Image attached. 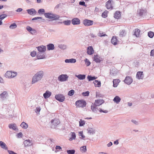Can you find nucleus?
I'll use <instances>...</instances> for the list:
<instances>
[{
	"instance_id": "7",
	"label": "nucleus",
	"mask_w": 154,
	"mask_h": 154,
	"mask_svg": "<svg viewBox=\"0 0 154 154\" xmlns=\"http://www.w3.org/2000/svg\"><path fill=\"white\" fill-rule=\"evenodd\" d=\"M51 128H54L60 123V122L58 119H54L51 120Z\"/></svg>"
},
{
	"instance_id": "2",
	"label": "nucleus",
	"mask_w": 154,
	"mask_h": 154,
	"mask_svg": "<svg viewBox=\"0 0 154 154\" xmlns=\"http://www.w3.org/2000/svg\"><path fill=\"white\" fill-rule=\"evenodd\" d=\"M44 16L46 18L52 20H57L60 18V16L59 15L50 13H45Z\"/></svg>"
},
{
	"instance_id": "48",
	"label": "nucleus",
	"mask_w": 154,
	"mask_h": 154,
	"mask_svg": "<svg viewBox=\"0 0 154 154\" xmlns=\"http://www.w3.org/2000/svg\"><path fill=\"white\" fill-rule=\"evenodd\" d=\"M58 47L61 49H65L66 48V45H58Z\"/></svg>"
},
{
	"instance_id": "36",
	"label": "nucleus",
	"mask_w": 154,
	"mask_h": 154,
	"mask_svg": "<svg viewBox=\"0 0 154 154\" xmlns=\"http://www.w3.org/2000/svg\"><path fill=\"white\" fill-rule=\"evenodd\" d=\"M140 31V30L138 29H135L134 34L137 37H138L139 36Z\"/></svg>"
},
{
	"instance_id": "55",
	"label": "nucleus",
	"mask_w": 154,
	"mask_h": 154,
	"mask_svg": "<svg viewBox=\"0 0 154 154\" xmlns=\"http://www.w3.org/2000/svg\"><path fill=\"white\" fill-rule=\"evenodd\" d=\"M41 108L40 106L38 107H36V109H35V112L37 113L38 112L39 113V112L41 110Z\"/></svg>"
},
{
	"instance_id": "5",
	"label": "nucleus",
	"mask_w": 154,
	"mask_h": 154,
	"mask_svg": "<svg viewBox=\"0 0 154 154\" xmlns=\"http://www.w3.org/2000/svg\"><path fill=\"white\" fill-rule=\"evenodd\" d=\"M55 98L56 100L60 102H63L65 99L64 96L62 94H56L55 96Z\"/></svg>"
},
{
	"instance_id": "50",
	"label": "nucleus",
	"mask_w": 154,
	"mask_h": 154,
	"mask_svg": "<svg viewBox=\"0 0 154 154\" xmlns=\"http://www.w3.org/2000/svg\"><path fill=\"white\" fill-rule=\"evenodd\" d=\"M74 93V91L73 90H71L69 91L68 93V95L69 96H72Z\"/></svg>"
},
{
	"instance_id": "54",
	"label": "nucleus",
	"mask_w": 154,
	"mask_h": 154,
	"mask_svg": "<svg viewBox=\"0 0 154 154\" xmlns=\"http://www.w3.org/2000/svg\"><path fill=\"white\" fill-rule=\"evenodd\" d=\"M7 17V15L6 14H2L0 15V19L2 20L3 19Z\"/></svg>"
},
{
	"instance_id": "6",
	"label": "nucleus",
	"mask_w": 154,
	"mask_h": 154,
	"mask_svg": "<svg viewBox=\"0 0 154 154\" xmlns=\"http://www.w3.org/2000/svg\"><path fill=\"white\" fill-rule=\"evenodd\" d=\"M68 78L66 74H61L58 76V79L60 82H63L67 81Z\"/></svg>"
},
{
	"instance_id": "43",
	"label": "nucleus",
	"mask_w": 154,
	"mask_h": 154,
	"mask_svg": "<svg viewBox=\"0 0 154 154\" xmlns=\"http://www.w3.org/2000/svg\"><path fill=\"white\" fill-rule=\"evenodd\" d=\"M85 121L80 119L79 121V126L80 127L83 126L85 124Z\"/></svg>"
},
{
	"instance_id": "26",
	"label": "nucleus",
	"mask_w": 154,
	"mask_h": 154,
	"mask_svg": "<svg viewBox=\"0 0 154 154\" xmlns=\"http://www.w3.org/2000/svg\"><path fill=\"white\" fill-rule=\"evenodd\" d=\"M65 62L66 63H74L76 62V60L73 58L66 59L65 60Z\"/></svg>"
},
{
	"instance_id": "32",
	"label": "nucleus",
	"mask_w": 154,
	"mask_h": 154,
	"mask_svg": "<svg viewBox=\"0 0 154 154\" xmlns=\"http://www.w3.org/2000/svg\"><path fill=\"white\" fill-rule=\"evenodd\" d=\"M20 126L24 129H26L28 127V124L24 122H22L20 125Z\"/></svg>"
},
{
	"instance_id": "60",
	"label": "nucleus",
	"mask_w": 154,
	"mask_h": 154,
	"mask_svg": "<svg viewBox=\"0 0 154 154\" xmlns=\"http://www.w3.org/2000/svg\"><path fill=\"white\" fill-rule=\"evenodd\" d=\"M42 19V17H34L32 19V20H37L38 19Z\"/></svg>"
},
{
	"instance_id": "31",
	"label": "nucleus",
	"mask_w": 154,
	"mask_h": 154,
	"mask_svg": "<svg viewBox=\"0 0 154 154\" xmlns=\"http://www.w3.org/2000/svg\"><path fill=\"white\" fill-rule=\"evenodd\" d=\"M47 46L48 50H53L54 48V45L53 44H49Z\"/></svg>"
},
{
	"instance_id": "30",
	"label": "nucleus",
	"mask_w": 154,
	"mask_h": 154,
	"mask_svg": "<svg viewBox=\"0 0 154 154\" xmlns=\"http://www.w3.org/2000/svg\"><path fill=\"white\" fill-rule=\"evenodd\" d=\"M117 39L116 37H113L111 40V43L114 45L117 44Z\"/></svg>"
},
{
	"instance_id": "42",
	"label": "nucleus",
	"mask_w": 154,
	"mask_h": 154,
	"mask_svg": "<svg viewBox=\"0 0 154 154\" xmlns=\"http://www.w3.org/2000/svg\"><path fill=\"white\" fill-rule=\"evenodd\" d=\"M97 35L98 36L100 37L105 36H107V35L105 34L102 31H100L98 33Z\"/></svg>"
},
{
	"instance_id": "34",
	"label": "nucleus",
	"mask_w": 154,
	"mask_h": 154,
	"mask_svg": "<svg viewBox=\"0 0 154 154\" xmlns=\"http://www.w3.org/2000/svg\"><path fill=\"white\" fill-rule=\"evenodd\" d=\"M5 76L7 78H11V76H12V72L10 71H7L5 73Z\"/></svg>"
},
{
	"instance_id": "58",
	"label": "nucleus",
	"mask_w": 154,
	"mask_h": 154,
	"mask_svg": "<svg viewBox=\"0 0 154 154\" xmlns=\"http://www.w3.org/2000/svg\"><path fill=\"white\" fill-rule=\"evenodd\" d=\"M79 5H82V6H85V7L87 6L85 4V2L84 1H81V2H79Z\"/></svg>"
},
{
	"instance_id": "19",
	"label": "nucleus",
	"mask_w": 154,
	"mask_h": 154,
	"mask_svg": "<svg viewBox=\"0 0 154 154\" xmlns=\"http://www.w3.org/2000/svg\"><path fill=\"white\" fill-rule=\"evenodd\" d=\"M97 106H96L94 104H92L91 106V109L94 112H97L99 111V109H98L97 107Z\"/></svg>"
},
{
	"instance_id": "8",
	"label": "nucleus",
	"mask_w": 154,
	"mask_h": 154,
	"mask_svg": "<svg viewBox=\"0 0 154 154\" xmlns=\"http://www.w3.org/2000/svg\"><path fill=\"white\" fill-rule=\"evenodd\" d=\"M8 96V93L7 91H3L0 94V99L2 101L6 99Z\"/></svg>"
},
{
	"instance_id": "45",
	"label": "nucleus",
	"mask_w": 154,
	"mask_h": 154,
	"mask_svg": "<svg viewBox=\"0 0 154 154\" xmlns=\"http://www.w3.org/2000/svg\"><path fill=\"white\" fill-rule=\"evenodd\" d=\"M148 36L150 38H152L154 35V33L151 31H149L148 33Z\"/></svg>"
},
{
	"instance_id": "40",
	"label": "nucleus",
	"mask_w": 154,
	"mask_h": 154,
	"mask_svg": "<svg viewBox=\"0 0 154 154\" xmlns=\"http://www.w3.org/2000/svg\"><path fill=\"white\" fill-rule=\"evenodd\" d=\"M80 150L82 152H86L87 150L86 147V146H83L80 147Z\"/></svg>"
},
{
	"instance_id": "33",
	"label": "nucleus",
	"mask_w": 154,
	"mask_h": 154,
	"mask_svg": "<svg viewBox=\"0 0 154 154\" xmlns=\"http://www.w3.org/2000/svg\"><path fill=\"white\" fill-rule=\"evenodd\" d=\"M120 12L119 11H116L114 14V17L115 18L118 19L120 17Z\"/></svg>"
},
{
	"instance_id": "29",
	"label": "nucleus",
	"mask_w": 154,
	"mask_h": 154,
	"mask_svg": "<svg viewBox=\"0 0 154 154\" xmlns=\"http://www.w3.org/2000/svg\"><path fill=\"white\" fill-rule=\"evenodd\" d=\"M59 23H63L65 25L69 26L71 24V21L69 20H64L63 22H60Z\"/></svg>"
},
{
	"instance_id": "53",
	"label": "nucleus",
	"mask_w": 154,
	"mask_h": 154,
	"mask_svg": "<svg viewBox=\"0 0 154 154\" xmlns=\"http://www.w3.org/2000/svg\"><path fill=\"white\" fill-rule=\"evenodd\" d=\"M37 53L35 51L31 52L30 55L32 57H34L36 55Z\"/></svg>"
},
{
	"instance_id": "23",
	"label": "nucleus",
	"mask_w": 154,
	"mask_h": 154,
	"mask_svg": "<svg viewBox=\"0 0 154 154\" xmlns=\"http://www.w3.org/2000/svg\"><path fill=\"white\" fill-rule=\"evenodd\" d=\"M88 133L90 134H94L95 133V130L92 128H88L87 129Z\"/></svg>"
},
{
	"instance_id": "24",
	"label": "nucleus",
	"mask_w": 154,
	"mask_h": 154,
	"mask_svg": "<svg viewBox=\"0 0 154 154\" xmlns=\"http://www.w3.org/2000/svg\"><path fill=\"white\" fill-rule=\"evenodd\" d=\"M121 100V98L117 96H115L113 100V101L116 104L119 103Z\"/></svg>"
},
{
	"instance_id": "11",
	"label": "nucleus",
	"mask_w": 154,
	"mask_h": 154,
	"mask_svg": "<svg viewBox=\"0 0 154 154\" xmlns=\"http://www.w3.org/2000/svg\"><path fill=\"white\" fill-rule=\"evenodd\" d=\"M133 82L132 78L130 76H127L124 80L125 82L127 85H130Z\"/></svg>"
},
{
	"instance_id": "18",
	"label": "nucleus",
	"mask_w": 154,
	"mask_h": 154,
	"mask_svg": "<svg viewBox=\"0 0 154 154\" xmlns=\"http://www.w3.org/2000/svg\"><path fill=\"white\" fill-rule=\"evenodd\" d=\"M93 59L97 63H100L102 60V58L97 55L94 56Z\"/></svg>"
},
{
	"instance_id": "16",
	"label": "nucleus",
	"mask_w": 154,
	"mask_h": 154,
	"mask_svg": "<svg viewBox=\"0 0 154 154\" xmlns=\"http://www.w3.org/2000/svg\"><path fill=\"white\" fill-rule=\"evenodd\" d=\"M26 11L27 13L30 15H34L36 13V11L34 8L27 9Z\"/></svg>"
},
{
	"instance_id": "25",
	"label": "nucleus",
	"mask_w": 154,
	"mask_h": 154,
	"mask_svg": "<svg viewBox=\"0 0 154 154\" xmlns=\"http://www.w3.org/2000/svg\"><path fill=\"white\" fill-rule=\"evenodd\" d=\"M0 146L2 148L5 150H7L8 149V148L6 146V144L1 141H0Z\"/></svg>"
},
{
	"instance_id": "41",
	"label": "nucleus",
	"mask_w": 154,
	"mask_h": 154,
	"mask_svg": "<svg viewBox=\"0 0 154 154\" xmlns=\"http://www.w3.org/2000/svg\"><path fill=\"white\" fill-rule=\"evenodd\" d=\"M126 33L125 31L124 30H121L120 32V36L121 37H123L125 35Z\"/></svg>"
},
{
	"instance_id": "3",
	"label": "nucleus",
	"mask_w": 154,
	"mask_h": 154,
	"mask_svg": "<svg viewBox=\"0 0 154 154\" xmlns=\"http://www.w3.org/2000/svg\"><path fill=\"white\" fill-rule=\"evenodd\" d=\"M86 104V102L83 100H78L75 102L76 106L78 107L83 108L85 106Z\"/></svg>"
},
{
	"instance_id": "9",
	"label": "nucleus",
	"mask_w": 154,
	"mask_h": 154,
	"mask_svg": "<svg viewBox=\"0 0 154 154\" xmlns=\"http://www.w3.org/2000/svg\"><path fill=\"white\" fill-rule=\"evenodd\" d=\"M46 54L45 52H38L36 55V57L38 59H45Z\"/></svg>"
},
{
	"instance_id": "63",
	"label": "nucleus",
	"mask_w": 154,
	"mask_h": 154,
	"mask_svg": "<svg viewBox=\"0 0 154 154\" xmlns=\"http://www.w3.org/2000/svg\"><path fill=\"white\" fill-rule=\"evenodd\" d=\"M131 121L135 125H137L138 124V122L132 119Z\"/></svg>"
},
{
	"instance_id": "38",
	"label": "nucleus",
	"mask_w": 154,
	"mask_h": 154,
	"mask_svg": "<svg viewBox=\"0 0 154 154\" xmlns=\"http://www.w3.org/2000/svg\"><path fill=\"white\" fill-rule=\"evenodd\" d=\"M71 135V137H70L69 140V141H71L73 140H75L76 137V135L74 132H72Z\"/></svg>"
},
{
	"instance_id": "39",
	"label": "nucleus",
	"mask_w": 154,
	"mask_h": 154,
	"mask_svg": "<svg viewBox=\"0 0 154 154\" xmlns=\"http://www.w3.org/2000/svg\"><path fill=\"white\" fill-rule=\"evenodd\" d=\"M17 27V25L15 23H14L11 24L9 26V28L11 29H15Z\"/></svg>"
},
{
	"instance_id": "4",
	"label": "nucleus",
	"mask_w": 154,
	"mask_h": 154,
	"mask_svg": "<svg viewBox=\"0 0 154 154\" xmlns=\"http://www.w3.org/2000/svg\"><path fill=\"white\" fill-rule=\"evenodd\" d=\"M114 4L113 0H109L106 3V7L108 9H112Z\"/></svg>"
},
{
	"instance_id": "52",
	"label": "nucleus",
	"mask_w": 154,
	"mask_h": 154,
	"mask_svg": "<svg viewBox=\"0 0 154 154\" xmlns=\"http://www.w3.org/2000/svg\"><path fill=\"white\" fill-rule=\"evenodd\" d=\"M45 11V10L43 9H40L38 10V12L39 14H44Z\"/></svg>"
},
{
	"instance_id": "56",
	"label": "nucleus",
	"mask_w": 154,
	"mask_h": 154,
	"mask_svg": "<svg viewBox=\"0 0 154 154\" xmlns=\"http://www.w3.org/2000/svg\"><path fill=\"white\" fill-rule=\"evenodd\" d=\"M103 95L99 93L96 92V97H103Z\"/></svg>"
},
{
	"instance_id": "28",
	"label": "nucleus",
	"mask_w": 154,
	"mask_h": 154,
	"mask_svg": "<svg viewBox=\"0 0 154 154\" xmlns=\"http://www.w3.org/2000/svg\"><path fill=\"white\" fill-rule=\"evenodd\" d=\"M75 76L79 80H83L85 78V75L84 74L75 75Z\"/></svg>"
},
{
	"instance_id": "61",
	"label": "nucleus",
	"mask_w": 154,
	"mask_h": 154,
	"mask_svg": "<svg viewBox=\"0 0 154 154\" xmlns=\"http://www.w3.org/2000/svg\"><path fill=\"white\" fill-rule=\"evenodd\" d=\"M32 28L31 27L28 26L26 27V29L27 31H28L29 32L31 31V30L32 29Z\"/></svg>"
},
{
	"instance_id": "59",
	"label": "nucleus",
	"mask_w": 154,
	"mask_h": 154,
	"mask_svg": "<svg viewBox=\"0 0 154 154\" xmlns=\"http://www.w3.org/2000/svg\"><path fill=\"white\" fill-rule=\"evenodd\" d=\"M36 30L34 29H32L30 32L32 34H34L36 33Z\"/></svg>"
},
{
	"instance_id": "21",
	"label": "nucleus",
	"mask_w": 154,
	"mask_h": 154,
	"mask_svg": "<svg viewBox=\"0 0 154 154\" xmlns=\"http://www.w3.org/2000/svg\"><path fill=\"white\" fill-rule=\"evenodd\" d=\"M23 143L26 146H29L32 144V141L29 140H26L23 142Z\"/></svg>"
},
{
	"instance_id": "27",
	"label": "nucleus",
	"mask_w": 154,
	"mask_h": 154,
	"mask_svg": "<svg viewBox=\"0 0 154 154\" xmlns=\"http://www.w3.org/2000/svg\"><path fill=\"white\" fill-rule=\"evenodd\" d=\"M120 82V80L119 79H114L113 81V87H116L118 85Z\"/></svg>"
},
{
	"instance_id": "10",
	"label": "nucleus",
	"mask_w": 154,
	"mask_h": 154,
	"mask_svg": "<svg viewBox=\"0 0 154 154\" xmlns=\"http://www.w3.org/2000/svg\"><path fill=\"white\" fill-rule=\"evenodd\" d=\"M84 25L86 26H89L93 25L94 22L93 20H91L87 19L84 20L83 22Z\"/></svg>"
},
{
	"instance_id": "51",
	"label": "nucleus",
	"mask_w": 154,
	"mask_h": 154,
	"mask_svg": "<svg viewBox=\"0 0 154 154\" xmlns=\"http://www.w3.org/2000/svg\"><path fill=\"white\" fill-rule=\"evenodd\" d=\"M89 91H87L85 92H82V95L84 96H89Z\"/></svg>"
},
{
	"instance_id": "12",
	"label": "nucleus",
	"mask_w": 154,
	"mask_h": 154,
	"mask_svg": "<svg viewBox=\"0 0 154 154\" xmlns=\"http://www.w3.org/2000/svg\"><path fill=\"white\" fill-rule=\"evenodd\" d=\"M71 22L73 25H77L80 24V20L77 18H74L72 19Z\"/></svg>"
},
{
	"instance_id": "62",
	"label": "nucleus",
	"mask_w": 154,
	"mask_h": 154,
	"mask_svg": "<svg viewBox=\"0 0 154 154\" xmlns=\"http://www.w3.org/2000/svg\"><path fill=\"white\" fill-rule=\"evenodd\" d=\"M8 152L9 154H17L14 151L12 150H8Z\"/></svg>"
},
{
	"instance_id": "13",
	"label": "nucleus",
	"mask_w": 154,
	"mask_h": 154,
	"mask_svg": "<svg viewBox=\"0 0 154 154\" xmlns=\"http://www.w3.org/2000/svg\"><path fill=\"white\" fill-rule=\"evenodd\" d=\"M36 48L38 50V52H45L46 50V47L43 45L36 47Z\"/></svg>"
},
{
	"instance_id": "15",
	"label": "nucleus",
	"mask_w": 154,
	"mask_h": 154,
	"mask_svg": "<svg viewBox=\"0 0 154 154\" xmlns=\"http://www.w3.org/2000/svg\"><path fill=\"white\" fill-rule=\"evenodd\" d=\"M104 102V100L102 99H99L95 100L94 104L95 105L99 106Z\"/></svg>"
},
{
	"instance_id": "44",
	"label": "nucleus",
	"mask_w": 154,
	"mask_h": 154,
	"mask_svg": "<svg viewBox=\"0 0 154 154\" xmlns=\"http://www.w3.org/2000/svg\"><path fill=\"white\" fill-rule=\"evenodd\" d=\"M68 154H74L75 152V150L74 149L69 150L67 151Z\"/></svg>"
},
{
	"instance_id": "1",
	"label": "nucleus",
	"mask_w": 154,
	"mask_h": 154,
	"mask_svg": "<svg viewBox=\"0 0 154 154\" xmlns=\"http://www.w3.org/2000/svg\"><path fill=\"white\" fill-rule=\"evenodd\" d=\"M44 75V72L42 70L37 72L32 77V84H34L41 81Z\"/></svg>"
},
{
	"instance_id": "57",
	"label": "nucleus",
	"mask_w": 154,
	"mask_h": 154,
	"mask_svg": "<svg viewBox=\"0 0 154 154\" xmlns=\"http://www.w3.org/2000/svg\"><path fill=\"white\" fill-rule=\"evenodd\" d=\"M17 73L16 72H12V76H11V78H14L16 76Z\"/></svg>"
},
{
	"instance_id": "47",
	"label": "nucleus",
	"mask_w": 154,
	"mask_h": 154,
	"mask_svg": "<svg viewBox=\"0 0 154 154\" xmlns=\"http://www.w3.org/2000/svg\"><path fill=\"white\" fill-rule=\"evenodd\" d=\"M79 136H81V137H80V138H81L82 139H84L85 138V136L83 134V132L82 131H80L79 132Z\"/></svg>"
},
{
	"instance_id": "64",
	"label": "nucleus",
	"mask_w": 154,
	"mask_h": 154,
	"mask_svg": "<svg viewBox=\"0 0 154 154\" xmlns=\"http://www.w3.org/2000/svg\"><path fill=\"white\" fill-rule=\"evenodd\" d=\"M150 55L151 56H154V49L151 51Z\"/></svg>"
},
{
	"instance_id": "22",
	"label": "nucleus",
	"mask_w": 154,
	"mask_h": 154,
	"mask_svg": "<svg viewBox=\"0 0 154 154\" xmlns=\"http://www.w3.org/2000/svg\"><path fill=\"white\" fill-rule=\"evenodd\" d=\"M143 72H137L136 74V78L138 79H142L143 77Z\"/></svg>"
},
{
	"instance_id": "35",
	"label": "nucleus",
	"mask_w": 154,
	"mask_h": 154,
	"mask_svg": "<svg viewBox=\"0 0 154 154\" xmlns=\"http://www.w3.org/2000/svg\"><path fill=\"white\" fill-rule=\"evenodd\" d=\"M94 84L95 87H100V86L101 83L100 82H99L97 80H95L94 82Z\"/></svg>"
},
{
	"instance_id": "37",
	"label": "nucleus",
	"mask_w": 154,
	"mask_h": 154,
	"mask_svg": "<svg viewBox=\"0 0 154 154\" xmlns=\"http://www.w3.org/2000/svg\"><path fill=\"white\" fill-rule=\"evenodd\" d=\"M87 78L88 80L90 81L94 80L97 78V77H95V76H92L89 75L87 76Z\"/></svg>"
},
{
	"instance_id": "17",
	"label": "nucleus",
	"mask_w": 154,
	"mask_h": 154,
	"mask_svg": "<svg viewBox=\"0 0 154 154\" xmlns=\"http://www.w3.org/2000/svg\"><path fill=\"white\" fill-rule=\"evenodd\" d=\"M51 95V93L49 91H46L43 94V96L45 99H46L49 97Z\"/></svg>"
},
{
	"instance_id": "20",
	"label": "nucleus",
	"mask_w": 154,
	"mask_h": 154,
	"mask_svg": "<svg viewBox=\"0 0 154 154\" xmlns=\"http://www.w3.org/2000/svg\"><path fill=\"white\" fill-rule=\"evenodd\" d=\"M8 127L9 128L12 129L15 131L18 130L17 125L15 124H10L8 125Z\"/></svg>"
},
{
	"instance_id": "14",
	"label": "nucleus",
	"mask_w": 154,
	"mask_h": 154,
	"mask_svg": "<svg viewBox=\"0 0 154 154\" xmlns=\"http://www.w3.org/2000/svg\"><path fill=\"white\" fill-rule=\"evenodd\" d=\"M94 51L92 46H90L87 48V52L88 54L92 55L94 53Z\"/></svg>"
},
{
	"instance_id": "46",
	"label": "nucleus",
	"mask_w": 154,
	"mask_h": 154,
	"mask_svg": "<svg viewBox=\"0 0 154 154\" xmlns=\"http://www.w3.org/2000/svg\"><path fill=\"white\" fill-rule=\"evenodd\" d=\"M85 64L87 66H89L91 64L89 60L87 58H86L85 59Z\"/></svg>"
},
{
	"instance_id": "49",
	"label": "nucleus",
	"mask_w": 154,
	"mask_h": 154,
	"mask_svg": "<svg viewBox=\"0 0 154 154\" xmlns=\"http://www.w3.org/2000/svg\"><path fill=\"white\" fill-rule=\"evenodd\" d=\"M108 12L107 11H105L102 14V16L104 18H105L107 17V14Z\"/></svg>"
}]
</instances>
